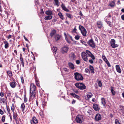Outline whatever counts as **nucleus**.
I'll return each mask as SVG.
<instances>
[{
  "label": "nucleus",
  "mask_w": 124,
  "mask_h": 124,
  "mask_svg": "<svg viewBox=\"0 0 124 124\" xmlns=\"http://www.w3.org/2000/svg\"><path fill=\"white\" fill-rule=\"evenodd\" d=\"M116 70L119 73H121V70L120 69L119 65H116Z\"/></svg>",
  "instance_id": "6ab92c4d"
},
{
  "label": "nucleus",
  "mask_w": 124,
  "mask_h": 124,
  "mask_svg": "<svg viewBox=\"0 0 124 124\" xmlns=\"http://www.w3.org/2000/svg\"><path fill=\"white\" fill-rule=\"evenodd\" d=\"M86 52L87 53V54L88 56L91 58L92 59H90L89 60V62L91 64H93V60L95 59V57L93 55L91 52L88 50H86Z\"/></svg>",
  "instance_id": "f257e3e1"
},
{
  "label": "nucleus",
  "mask_w": 124,
  "mask_h": 124,
  "mask_svg": "<svg viewBox=\"0 0 124 124\" xmlns=\"http://www.w3.org/2000/svg\"><path fill=\"white\" fill-rule=\"evenodd\" d=\"M24 102H27V99L25 95H24Z\"/></svg>",
  "instance_id": "6e6d98bb"
},
{
  "label": "nucleus",
  "mask_w": 124,
  "mask_h": 124,
  "mask_svg": "<svg viewBox=\"0 0 124 124\" xmlns=\"http://www.w3.org/2000/svg\"><path fill=\"white\" fill-rule=\"evenodd\" d=\"M83 120V116H82L78 115L76 116V121L77 123H81Z\"/></svg>",
  "instance_id": "39448f33"
},
{
  "label": "nucleus",
  "mask_w": 124,
  "mask_h": 124,
  "mask_svg": "<svg viewBox=\"0 0 124 124\" xmlns=\"http://www.w3.org/2000/svg\"><path fill=\"white\" fill-rule=\"evenodd\" d=\"M69 57L72 59H73L75 57V55L73 53H71L69 54Z\"/></svg>",
  "instance_id": "72a5a7b5"
},
{
  "label": "nucleus",
  "mask_w": 124,
  "mask_h": 124,
  "mask_svg": "<svg viewBox=\"0 0 124 124\" xmlns=\"http://www.w3.org/2000/svg\"><path fill=\"white\" fill-rule=\"evenodd\" d=\"M79 29L82 35L84 36H86L87 31L85 28L83 26L81 25H80L79 26Z\"/></svg>",
  "instance_id": "f03ea898"
},
{
  "label": "nucleus",
  "mask_w": 124,
  "mask_h": 124,
  "mask_svg": "<svg viewBox=\"0 0 124 124\" xmlns=\"http://www.w3.org/2000/svg\"><path fill=\"white\" fill-rule=\"evenodd\" d=\"M76 63L78 64H79L80 63L79 60H77L76 61Z\"/></svg>",
  "instance_id": "bf43d9fd"
},
{
  "label": "nucleus",
  "mask_w": 124,
  "mask_h": 124,
  "mask_svg": "<svg viewBox=\"0 0 124 124\" xmlns=\"http://www.w3.org/2000/svg\"><path fill=\"white\" fill-rule=\"evenodd\" d=\"M108 6L110 7V8H113L115 6V2L114 1L110 2L108 5Z\"/></svg>",
  "instance_id": "4468645a"
},
{
  "label": "nucleus",
  "mask_w": 124,
  "mask_h": 124,
  "mask_svg": "<svg viewBox=\"0 0 124 124\" xmlns=\"http://www.w3.org/2000/svg\"><path fill=\"white\" fill-rule=\"evenodd\" d=\"M21 64L23 67H24V62L21 63Z\"/></svg>",
  "instance_id": "0e129e2a"
},
{
  "label": "nucleus",
  "mask_w": 124,
  "mask_h": 124,
  "mask_svg": "<svg viewBox=\"0 0 124 124\" xmlns=\"http://www.w3.org/2000/svg\"><path fill=\"white\" fill-rule=\"evenodd\" d=\"M44 13V11H43V9H41V12H40V13L41 14H43Z\"/></svg>",
  "instance_id": "774afa93"
},
{
  "label": "nucleus",
  "mask_w": 124,
  "mask_h": 124,
  "mask_svg": "<svg viewBox=\"0 0 124 124\" xmlns=\"http://www.w3.org/2000/svg\"><path fill=\"white\" fill-rule=\"evenodd\" d=\"M101 103L104 106H105L106 104V100L105 99L103 98H101Z\"/></svg>",
  "instance_id": "bb28decb"
},
{
  "label": "nucleus",
  "mask_w": 124,
  "mask_h": 124,
  "mask_svg": "<svg viewBox=\"0 0 124 124\" xmlns=\"http://www.w3.org/2000/svg\"><path fill=\"white\" fill-rule=\"evenodd\" d=\"M39 115L41 116V117H43V114L42 111H40L39 112Z\"/></svg>",
  "instance_id": "49530a36"
},
{
  "label": "nucleus",
  "mask_w": 124,
  "mask_h": 124,
  "mask_svg": "<svg viewBox=\"0 0 124 124\" xmlns=\"http://www.w3.org/2000/svg\"><path fill=\"white\" fill-rule=\"evenodd\" d=\"M45 13L48 15H51L53 14V13L51 10H48L46 11Z\"/></svg>",
  "instance_id": "393cba45"
},
{
  "label": "nucleus",
  "mask_w": 124,
  "mask_h": 124,
  "mask_svg": "<svg viewBox=\"0 0 124 124\" xmlns=\"http://www.w3.org/2000/svg\"><path fill=\"white\" fill-rule=\"evenodd\" d=\"M13 118L15 120H16L17 118V114H16L15 113H13Z\"/></svg>",
  "instance_id": "a19ab883"
},
{
  "label": "nucleus",
  "mask_w": 124,
  "mask_h": 124,
  "mask_svg": "<svg viewBox=\"0 0 124 124\" xmlns=\"http://www.w3.org/2000/svg\"><path fill=\"white\" fill-rule=\"evenodd\" d=\"M75 78V79L78 81L82 80L83 79V77L81 74L78 73H74Z\"/></svg>",
  "instance_id": "7ed1b4c3"
},
{
  "label": "nucleus",
  "mask_w": 124,
  "mask_h": 124,
  "mask_svg": "<svg viewBox=\"0 0 124 124\" xmlns=\"http://www.w3.org/2000/svg\"><path fill=\"white\" fill-rule=\"evenodd\" d=\"M19 64H17L16 65V67L15 68V69L16 70H18L19 69Z\"/></svg>",
  "instance_id": "4d7b16f0"
},
{
  "label": "nucleus",
  "mask_w": 124,
  "mask_h": 124,
  "mask_svg": "<svg viewBox=\"0 0 124 124\" xmlns=\"http://www.w3.org/2000/svg\"><path fill=\"white\" fill-rule=\"evenodd\" d=\"M66 15L69 18H72L71 15L70 14L68 13L66 14Z\"/></svg>",
  "instance_id": "5fc2aeb1"
},
{
  "label": "nucleus",
  "mask_w": 124,
  "mask_h": 124,
  "mask_svg": "<svg viewBox=\"0 0 124 124\" xmlns=\"http://www.w3.org/2000/svg\"><path fill=\"white\" fill-rule=\"evenodd\" d=\"M36 82L37 85L38 87H40V85L39 82L37 80H36Z\"/></svg>",
  "instance_id": "13d9d810"
},
{
  "label": "nucleus",
  "mask_w": 124,
  "mask_h": 124,
  "mask_svg": "<svg viewBox=\"0 0 124 124\" xmlns=\"http://www.w3.org/2000/svg\"><path fill=\"white\" fill-rule=\"evenodd\" d=\"M75 85L77 88L80 90H84L86 88V86L85 85L82 83H77Z\"/></svg>",
  "instance_id": "20e7f679"
},
{
  "label": "nucleus",
  "mask_w": 124,
  "mask_h": 124,
  "mask_svg": "<svg viewBox=\"0 0 124 124\" xmlns=\"http://www.w3.org/2000/svg\"><path fill=\"white\" fill-rule=\"evenodd\" d=\"M68 65L69 68L72 70L74 69L75 67L74 64L71 62H70L68 63Z\"/></svg>",
  "instance_id": "dca6fc26"
},
{
  "label": "nucleus",
  "mask_w": 124,
  "mask_h": 124,
  "mask_svg": "<svg viewBox=\"0 0 124 124\" xmlns=\"http://www.w3.org/2000/svg\"><path fill=\"white\" fill-rule=\"evenodd\" d=\"M69 48L67 46H64L61 49V52L63 54L66 53L68 52Z\"/></svg>",
  "instance_id": "423d86ee"
},
{
  "label": "nucleus",
  "mask_w": 124,
  "mask_h": 124,
  "mask_svg": "<svg viewBox=\"0 0 124 124\" xmlns=\"http://www.w3.org/2000/svg\"><path fill=\"white\" fill-rule=\"evenodd\" d=\"M93 108L96 111H98L99 109L98 107V105L97 104H93Z\"/></svg>",
  "instance_id": "f3484780"
},
{
  "label": "nucleus",
  "mask_w": 124,
  "mask_h": 124,
  "mask_svg": "<svg viewBox=\"0 0 124 124\" xmlns=\"http://www.w3.org/2000/svg\"><path fill=\"white\" fill-rule=\"evenodd\" d=\"M87 54L86 52H83L81 53V55L84 61L86 62H87L88 60Z\"/></svg>",
  "instance_id": "0eeeda50"
},
{
  "label": "nucleus",
  "mask_w": 124,
  "mask_h": 124,
  "mask_svg": "<svg viewBox=\"0 0 124 124\" xmlns=\"http://www.w3.org/2000/svg\"><path fill=\"white\" fill-rule=\"evenodd\" d=\"M99 86V87H101L102 86V84L101 81H99L98 82Z\"/></svg>",
  "instance_id": "864d4df0"
},
{
  "label": "nucleus",
  "mask_w": 124,
  "mask_h": 124,
  "mask_svg": "<svg viewBox=\"0 0 124 124\" xmlns=\"http://www.w3.org/2000/svg\"><path fill=\"white\" fill-rule=\"evenodd\" d=\"M87 43L89 46L93 48H95V44L93 40L91 39Z\"/></svg>",
  "instance_id": "6e6552de"
},
{
  "label": "nucleus",
  "mask_w": 124,
  "mask_h": 124,
  "mask_svg": "<svg viewBox=\"0 0 124 124\" xmlns=\"http://www.w3.org/2000/svg\"><path fill=\"white\" fill-rule=\"evenodd\" d=\"M0 95L2 97L4 96V93L2 92L0 93Z\"/></svg>",
  "instance_id": "e2e57ef3"
},
{
  "label": "nucleus",
  "mask_w": 124,
  "mask_h": 124,
  "mask_svg": "<svg viewBox=\"0 0 124 124\" xmlns=\"http://www.w3.org/2000/svg\"><path fill=\"white\" fill-rule=\"evenodd\" d=\"M89 69L91 73H95L94 69L93 66L90 65L89 66Z\"/></svg>",
  "instance_id": "412c9836"
},
{
  "label": "nucleus",
  "mask_w": 124,
  "mask_h": 124,
  "mask_svg": "<svg viewBox=\"0 0 124 124\" xmlns=\"http://www.w3.org/2000/svg\"><path fill=\"white\" fill-rule=\"evenodd\" d=\"M80 38V36L78 35L76 36L75 37V39L77 40H78L79 39V38Z\"/></svg>",
  "instance_id": "3c124183"
},
{
  "label": "nucleus",
  "mask_w": 124,
  "mask_h": 124,
  "mask_svg": "<svg viewBox=\"0 0 124 124\" xmlns=\"http://www.w3.org/2000/svg\"><path fill=\"white\" fill-rule=\"evenodd\" d=\"M56 33V31L54 30L51 31L50 34V36L51 37H52Z\"/></svg>",
  "instance_id": "c85d7f7f"
},
{
  "label": "nucleus",
  "mask_w": 124,
  "mask_h": 124,
  "mask_svg": "<svg viewBox=\"0 0 124 124\" xmlns=\"http://www.w3.org/2000/svg\"><path fill=\"white\" fill-rule=\"evenodd\" d=\"M10 85L11 87L12 88H14L16 86V82H14L10 83Z\"/></svg>",
  "instance_id": "c756f323"
},
{
  "label": "nucleus",
  "mask_w": 124,
  "mask_h": 124,
  "mask_svg": "<svg viewBox=\"0 0 124 124\" xmlns=\"http://www.w3.org/2000/svg\"><path fill=\"white\" fill-rule=\"evenodd\" d=\"M115 41L113 39H111L110 43L111 46L113 48H115L118 47V45L115 44Z\"/></svg>",
  "instance_id": "1a4fd4ad"
},
{
  "label": "nucleus",
  "mask_w": 124,
  "mask_h": 124,
  "mask_svg": "<svg viewBox=\"0 0 124 124\" xmlns=\"http://www.w3.org/2000/svg\"><path fill=\"white\" fill-rule=\"evenodd\" d=\"M36 89L35 85L33 83H31L30 88V92H35Z\"/></svg>",
  "instance_id": "9d476101"
},
{
  "label": "nucleus",
  "mask_w": 124,
  "mask_h": 124,
  "mask_svg": "<svg viewBox=\"0 0 124 124\" xmlns=\"http://www.w3.org/2000/svg\"><path fill=\"white\" fill-rule=\"evenodd\" d=\"M111 17V16L110 15H109L105 17V19L106 21V20L108 21V20H110V19Z\"/></svg>",
  "instance_id": "f704fd0d"
},
{
  "label": "nucleus",
  "mask_w": 124,
  "mask_h": 124,
  "mask_svg": "<svg viewBox=\"0 0 124 124\" xmlns=\"http://www.w3.org/2000/svg\"><path fill=\"white\" fill-rule=\"evenodd\" d=\"M0 113L2 115L4 114L3 111L1 109H0Z\"/></svg>",
  "instance_id": "052dcab7"
},
{
  "label": "nucleus",
  "mask_w": 124,
  "mask_h": 124,
  "mask_svg": "<svg viewBox=\"0 0 124 124\" xmlns=\"http://www.w3.org/2000/svg\"><path fill=\"white\" fill-rule=\"evenodd\" d=\"M102 57L103 60L105 62L108 60L107 59L104 54L102 55Z\"/></svg>",
  "instance_id": "ea45409f"
},
{
  "label": "nucleus",
  "mask_w": 124,
  "mask_h": 124,
  "mask_svg": "<svg viewBox=\"0 0 124 124\" xmlns=\"http://www.w3.org/2000/svg\"><path fill=\"white\" fill-rule=\"evenodd\" d=\"M101 118V116L100 114H97L96 115L95 117V119L96 120L98 121L100 120Z\"/></svg>",
  "instance_id": "f8f14e48"
},
{
  "label": "nucleus",
  "mask_w": 124,
  "mask_h": 124,
  "mask_svg": "<svg viewBox=\"0 0 124 124\" xmlns=\"http://www.w3.org/2000/svg\"><path fill=\"white\" fill-rule=\"evenodd\" d=\"M115 124H120L119 121L117 119H116L115 120Z\"/></svg>",
  "instance_id": "c03bdc74"
},
{
  "label": "nucleus",
  "mask_w": 124,
  "mask_h": 124,
  "mask_svg": "<svg viewBox=\"0 0 124 124\" xmlns=\"http://www.w3.org/2000/svg\"><path fill=\"white\" fill-rule=\"evenodd\" d=\"M7 73L8 75L10 77H11L12 76V73L10 71H8L7 72Z\"/></svg>",
  "instance_id": "58836bf2"
},
{
  "label": "nucleus",
  "mask_w": 124,
  "mask_h": 124,
  "mask_svg": "<svg viewBox=\"0 0 124 124\" xmlns=\"http://www.w3.org/2000/svg\"><path fill=\"white\" fill-rule=\"evenodd\" d=\"M61 7L62 9L68 12L69 10L66 7L65 5L62 3L61 5Z\"/></svg>",
  "instance_id": "aec40b11"
},
{
  "label": "nucleus",
  "mask_w": 124,
  "mask_h": 124,
  "mask_svg": "<svg viewBox=\"0 0 124 124\" xmlns=\"http://www.w3.org/2000/svg\"><path fill=\"white\" fill-rule=\"evenodd\" d=\"M52 51L54 53V55L55 56V54H56V51L57 50V48L53 46V47L52 46Z\"/></svg>",
  "instance_id": "4be33fe9"
},
{
  "label": "nucleus",
  "mask_w": 124,
  "mask_h": 124,
  "mask_svg": "<svg viewBox=\"0 0 124 124\" xmlns=\"http://www.w3.org/2000/svg\"><path fill=\"white\" fill-rule=\"evenodd\" d=\"M21 80L22 82V83H23L24 82V81L23 80V78L22 77H21Z\"/></svg>",
  "instance_id": "680f3d73"
},
{
  "label": "nucleus",
  "mask_w": 124,
  "mask_h": 124,
  "mask_svg": "<svg viewBox=\"0 0 124 124\" xmlns=\"http://www.w3.org/2000/svg\"><path fill=\"white\" fill-rule=\"evenodd\" d=\"M36 94L35 92H30V99L33 100L35 97Z\"/></svg>",
  "instance_id": "9b49d317"
},
{
  "label": "nucleus",
  "mask_w": 124,
  "mask_h": 124,
  "mask_svg": "<svg viewBox=\"0 0 124 124\" xmlns=\"http://www.w3.org/2000/svg\"><path fill=\"white\" fill-rule=\"evenodd\" d=\"M85 71L86 73H90L89 70L87 68H85Z\"/></svg>",
  "instance_id": "09e8293b"
},
{
  "label": "nucleus",
  "mask_w": 124,
  "mask_h": 124,
  "mask_svg": "<svg viewBox=\"0 0 124 124\" xmlns=\"http://www.w3.org/2000/svg\"><path fill=\"white\" fill-rule=\"evenodd\" d=\"M97 27L99 28H101L102 26V23L101 21H98L97 23Z\"/></svg>",
  "instance_id": "a211bd4d"
},
{
  "label": "nucleus",
  "mask_w": 124,
  "mask_h": 124,
  "mask_svg": "<svg viewBox=\"0 0 124 124\" xmlns=\"http://www.w3.org/2000/svg\"><path fill=\"white\" fill-rule=\"evenodd\" d=\"M63 71H65L66 72H67L69 71V70L66 68H62Z\"/></svg>",
  "instance_id": "37998d69"
},
{
  "label": "nucleus",
  "mask_w": 124,
  "mask_h": 124,
  "mask_svg": "<svg viewBox=\"0 0 124 124\" xmlns=\"http://www.w3.org/2000/svg\"><path fill=\"white\" fill-rule=\"evenodd\" d=\"M76 27L75 26L74 28L73 29L72 31V32L73 33H77V29L76 28Z\"/></svg>",
  "instance_id": "79ce46f5"
},
{
  "label": "nucleus",
  "mask_w": 124,
  "mask_h": 124,
  "mask_svg": "<svg viewBox=\"0 0 124 124\" xmlns=\"http://www.w3.org/2000/svg\"><path fill=\"white\" fill-rule=\"evenodd\" d=\"M58 15L59 16L60 18L62 20L64 19L63 16L61 12H59L58 13Z\"/></svg>",
  "instance_id": "473e14b6"
},
{
  "label": "nucleus",
  "mask_w": 124,
  "mask_h": 124,
  "mask_svg": "<svg viewBox=\"0 0 124 124\" xmlns=\"http://www.w3.org/2000/svg\"><path fill=\"white\" fill-rule=\"evenodd\" d=\"M55 3V5L58 7L59 5V2L58 0H54Z\"/></svg>",
  "instance_id": "4c0bfd02"
},
{
  "label": "nucleus",
  "mask_w": 124,
  "mask_h": 124,
  "mask_svg": "<svg viewBox=\"0 0 124 124\" xmlns=\"http://www.w3.org/2000/svg\"><path fill=\"white\" fill-rule=\"evenodd\" d=\"M60 37L59 35L57 34L55 35L54 38L56 41L60 39Z\"/></svg>",
  "instance_id": "2f4dec72"
},
{
  "label": "nucleus",
  "mask_w": 124,
  "mask_h": 124,
  "mask_svg": "<svg viewBox=\"0 0 124 124\" xmlns=\"http://www.w3.org/2000/svg\"><path fill=\"white\" fill-rule=\"evenodd\" d=\"M70 94L71 96H73V97L75 98L78 99H79V96L78 95L75 94V93H70Z\"/></svg>",
  "instance_id": "5701e85b"
},
{
  "label": "nucleus",
  "mask_w": 124,
  "mask_h": 124,
  "mask_svg": "<svg viewBox=\"0 0 124 124\" xmlns=\"http://www.w3.org/2000/svg\"><path fill=\"white\" fill-rule=\"evenodd\" d=\"M93 96V95L91 93H88L86 95L85 99L87 100H89L90 98L92 97Z\"/></svg>",
  "instance_id": "ddd939ff"
},
{
  "label": "nucleus",
  "mask_w": 124,
  "mask_h": 124,
  "mask_svg": "<svg viewBox=\"0 0 124 124\" xmlns=\"http://www.w3.org/2000/svg\"><path fill=\"white\" fill-rule=\"evenodd\" d=\"M121 17L122 20H124V15L121 16Z\"/></svg>",
  "instance_id": "69168bd1"
},
{
  "label": "nucleus",
  "mask_w": 124,
  "mask_h": 124,
  "mask_svg": "<svg viewBox=\"0 0 124 124\" xmlns=\"http://www.w3.org/2000/svg\"><path fill=\"white\" fill-rule=\"evenodd\" d=\"M0 101L1 102H2L3 103H5L6 102V101L5 99L4 98H1L0 99Z\"/></svg>",
  "instance_id": "c9c22d12"
},
{
  "label": "nucleus",
  "mask_w": 124,
  "mask_h": 124,
  "mask_svg": "<svg viewBox=\"0 0 124 124\" xmlns=\"http://www.w3.org/2000/svg\"><path fill=\"white\" fill-rule=\"evenodd\" d=\"M74 92L76 93H78V90H73Z\"/></svg>",
  "instance_id": "338daca9"
},
{
  "label": "nucleus",
  "mask_w": 124,
  "mask_h": 124,
  "mask_svg": "<svg viewBox=\"0 0 124 124\" xmlns=\"http://www.w3.org/2000/svg\"><path fill=\"white\" fill-rule=\"evenodd\" d=\"M38 122V121L37 119L35 117H34L32 118V120H31V123L36 124Z\"/></svg>",
  "instance_id": "2eb2a0df"
},
{
  "label": "nucleus",
  "mask_w": 124,
  "mask_h": 124,
  "mask_svg": "<svg viewBox=\"0 0 124 124\" xmlns=\"http://www.w3.org/2000/svg\"><path fill=\"white\" fill-rule=\"evenodd\" d=\"M80 41L81 43L83 44L85 46L87 45L85 41H84L83 40H81Z\"/></svg>",
  "instance_id": "de8ad7c7"
},
{
  "label": "nucleus",
  "mask_w": 124,
  "mask_h": 124,
  "mask_svg": "<svg viewBox=\"0 0 124 124\" xmlns=\"http://www.w3.org/2000/svg\"><path fill=\"white\" fill-rule=\"evenodd\" d=\"M25 108L24 104L23 103H22L21 106V109L22 110V111H23Z\"/></svg>",
  "instance_id": "7c9ffc66"
},
{
  "label": "nucleus",
  "mask_w": 124,
  "mask_h": 124,
  "mask_svg": "<svg viewBox=\"0 0 124 124\" xmlns=\"http://www.w3.org/2000/svg\"><path fill=\"white\" fill-rule=\"evenodd\" d=\"M107 24L110 27H111L112 26V23L111 22L108 21L107 20H106V21Z\"/></svg>",
  "instance_id": "e433bc0d"
},
{
  "label": "nucleus",
  "mask_w": 124,
  "mask_h": 124,
  "mask_svg": "<svg viewBox=\"0 0 124 124\" xmlns=\"http://www.w3.org/2000/svg\"><path fill=\"white\" fill-rule=\"evenodd\" d=\"M4 43L5 44L4 47L5 48H7L9 47V44L7 41L4 40Z\"/></svg>",
  "instance_id": "cd10ccee"
},
{
  "label": "nucleus",
  "mask_w": 124,
  "mask_h": 124,
  "mask_svg": "<svg viewBox=\"0 0 124 124\" xmlns=\"http://www.w3.org/2000/svg\"><path fill=\"white\" fill-rule=\"evenodd\" d=\"M114 87L113 86L111 87L110 91L111 92L113 95H115L116 94V92L114 91Z\"/></svg>",
  "instance_id": "a878e982"
},
{
  "label": "nucleus",
  "mask_w": 124,
  "mask_h": 124,
  "mask_svg": "<svg viewBox=\"0 0 124 124\" xmlns=\"http://www.w3.org/2000/svg\"><path fill=\"white\" fill-rule=\"evenodd\" d=\"M53 18V16H52L51 15H50L47 16H45L44 19L45 20H50L52 18Z\"/></svg>",
  "instance_id": "b1692460"
},
{
  "label": "nucleus",
  "mask_w": 124,
  "mask_h": 124,
  "mask_svg": "<svg viewBox=\"0 0 124 124\" xmlns=\"http://www.w3.org/2000/svg\"><path fill=\"white\" fill-rule=\"evenodd\" d=\"M5 115L3 116L1 120L3 122H4L5 121Z\"/></svg>",
  "instance_id": "8fccbe9b"
},
{
  "label": "nucleus",
  "mask_w": 124,
  "mask_h": 124,
  "mask_svg": "<svg viewBox=\"0 0 124 124\" xmlns=\"http://www.w3.org/2000/svg\"><path fill=\"white\" fill-rule=\"evenodd\" d=\"M20 55H21V56L20 57V60L21 63L23 62V58L22 57V55L21 54H20Z\"/></svg>",
  "instance_id": "603ef678"
},
{
  "label": "nucleus",
  "mask_w": 124,
  "mask_h": 124,
  "mask_svg": "<svg viewBox=\"0 0 124 124\" xmlns=\"http://www.w3.org/2000/svg\"><path fill=\"white\" fill-rule=\"evenodd\" d=\"M15 109L14 106V104H12L11 107V109L12 110L13 112H14V111Z\"/></svg>",
  "instance_id": "a18cd8bd"
}]
</instances>
